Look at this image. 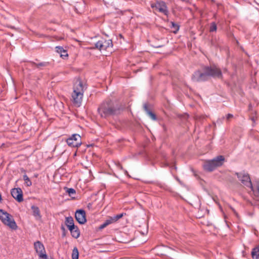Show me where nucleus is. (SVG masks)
Instances as JSON below:
<instances>
[{
    "label": "nucleus",
    "mask_w": 259,
    "mask_h": 259,
    "mask_svg": "<svg viewBox=\"0 0 259 259\" xmlns=\"http://www.w3.org/2000/svg\"><path fill=\"white\" fill-rule=\"evenodd\" d=\"M208 76L221 78L222 73L219 68L216 66L213 65L210 67H205L203 68L202 72L199 70L196 71L192 78L195 81H200L206 80Z\"/></svg>",
    "instance_id": "obj_1"
},
{
    "label": "nucleus",
    "mask_w": 259,
    "mask_h": 259,
    "mask_svg": "<svg viewBox=\"0 0 259 259\" xmlns=\"http://www.w3.org/2000/svg\"><path fill=\"white\" fill-rule=\"evenodd\" d=\"M83 91L84 87L82 83L80 80H77L74 85L72 98L73 103L78 107L81 104Z\"/></svg>",
    "instance_id": "obj_2"
},
{
    "label": "nucleus",
    "mask_w": 259,
    "mask_h": 259,
    "mask_svg": "<svg viewBox=\"0 0 259 259\" xmlns=\"http://www.w3.org/2000/svg\"><path fill=\"white\" fill-rule=\"evenodd\" d=\"M225 160L223 156H218L211 160H205L203 163V167L207 171H212L223 165Z\"/></svg>",
    "instance_id": "obj_3"
},
{
    "label": "nucleus",
    "mask_w": 259,
    "mask_h": 259,
    "mask_svg": "<svg viewBox=\"0 0 259 259\" xmlns=\"http://www.w3.org/2000/svg\"><path fill=\"white\" fill-rule=\"evenodd\" d=\"M98 111L100 115L104 117L117 113L114 105L111 101L103 103L99 108Z\"/></svg>",
    "instance_id": "obj_4"
},
{
    "label": "nucleus",
    "mask_w": 259,
    "mask_h": 259,
    "mask_svg": "<svg viewBox=\"0 0 259 259\" xmlns=\"http://www.w3.org/2000/svg\"><path fill=\"white\" fill-rule=\"evenodd\" d=\"M0 220L10 229L12 230H16L17 229V225L13 217L3 209H0Z\"/></svg>",
    "instance_id": "obj_5"
},
{
    "label": "nucleus",
    "mask_w": 259,
    "mask_h": 259,
    "mask_svg": "<svg viewBox=\"0 0 259 259\" xmlns=\"http://www.w3.org/2000/svg\"><path fill=\"white\" fill-rule=\"evenodd\" d=\"M236 175L243 185L247 187H249L251 190H253V185L250 181V177L248 174L243 171L236 173Z\"/></svg>",
    "instance_id": "obj_6"
},
{
    "label": "nucleus",
    "mask_w": 259,
    "mask_h": 259,
    "mask_svg": "<svg viewBox=\"0 0 259 259\" xmlns=\"http://www.w3.org/2000/svg\"><path fill=\"white\" fill-rule=\"evenodd\" d=\"M112 47V41L110 39H102L98 41L95 44V48L102 52L103 51H108Z\"/></svg>",
    "instance_id": "obj_7"
},
{
    "label": "nucleus",
    "mask_w": 259,
    "mask_h": 259,
    "mask_svg": "<svg viewBox=\"0 0 259 259\" xmlns=\"http://www.w3.org/2000/svg\"><path fill=\"white\" fill-rule=\"evenodd\" d=\"M34 246L40 259H48L44 246L40 241L35 242Z\"/></svg>",
    "instance_id": "obj_8"
},
{
    "label": "nucleus",
    "mask_w": 259,
    "mask_h": 259,
    "mask_svg": "<svg viewBox=\"0 0 259 259\" xmlns=\"http://www.w3.org/2000/svg\"><path fill=\"white\" fill-rule=\"evenodd\" d=\"M68 145L72 147H78L81 144V137L78 134H73L67 140Z\"/></svg>",
    "instance_id": "obj_9"
},
{
    "label": "nucleus",
    "mask_w": 259,
    "mask_h": 259,
    "mask_svg": "<svg viewBox=\"0 0 259 259\" xmlns=\"http://www.w3.org/2000/svg\"><path fill=\"white\" fill-rule=\"evenodd\" d=\"M151 7L166 15H167V9L165 3L163 2H157L155 4H152Z\"/></svg>",
    "instance_id": "obj_10"
},
{
    "label": "nucleus",
    "mask_w": 259,
    "mask_h": 259,
    "mask_svg": "<svg viewBox=\"0 0 259 259\" xmlns=\"http://www.w3.org/2000/svg\"><path fill=\"white\" fill-rule=\"evenodd\" d=\"M75 217L76 221L80 224H83L87 222L85 211L82 209L76 211Z\"/></svg>",
    "instance_id": "obj_11"
},
{
    "label": "nucleus",
    "mask_w": 259,
    "mask_h": 259,
    "mask_svg": "<svg viewBox=\"0 0 259 259\" xmlns=\"http://www.w3.org/2000/svg\"><path fill=\"white\" fill-rule=\"evenodd\" d=\"M12 196L18 202L23 201L22 191L20 188H14L11 191Z\"/></svg>",
    "instance_id": "obj_12"
},
{
    "label": "nucleus",
    "mask_w": 259,
    "mask_h": 259,
    "mask_svg": "<svg viewBox=\"0 0 259 259\" xmlns=\"http://www.w3.org/2000/svg\"><path fill=\"white\" fill-rule=\"evenodd\" d=\"M55 49L56 52L60 54L61 57H67L68 56L67 51L65 50H64L62 47H56L55 48Z\"/></svg>",
    "instance_id": "obj_13"
},
{
    "label": "nucleus",
    "mask_w": 259,
    "mask_h": 259,
    "mask_svg": "<svg viewBox=\"0 0 259 259\" xmlns=\"http://www.w3.org/2000/svg\"><path fill=\"white\" fill-rule=\"evenodd\" d=\"M31 209L32 210L33 215L34 216L36 219L39 220L41 218V215L39 208L33 205L31 206Z\"/></svg>",
    "instance_id": "obj_14"
},
{
    "label": "nucleus",
    "mask_w": 259,
    "mask_h": 259,
    "mask_svg": "<svg viewBox=\"0 0 259 259\" xmlns=\"http://www.w3.org/2000/svg\"><path fill=\"white\" fill-rule=\"evenodd\" d=\"M65 224L68 227V229H71L75 226L74 224V221L72 217H67L66 218Z\"/></svg>",
    "instance_id": "obj_15"
},
{
    "label": "nucleus",
    "mask_w": 259,
    "mask_h": 259,
    "mask_svg": "<svg viewBox=\"0 0 259 259\" xmlns=\"http://www.w3.org/2000/svg\"><path fill=\"white\" fill-rule=\"evenodd\" d=\"M71 232V234L75 238H77L80 235L79 231L77 227L74 226L73 228H71V229H69Z\"/></svg>",
    "instance_id": "obj_16"
},
{
    "label": "nucleus",
    "mask_w": 259,
    "mask_h": 259,
    "mask_svg": "<svg viewBox=\"0 0 259 259\" xmlns=\"http://www.w3.org/2000/svg\"><path fill=\"white\" fill-rule=\"evenodd\" d=\"M251 255L253 259H259V245L253 248Z\"/></svg>",
    "instance_id": "obj_17"
},
{
    "label": "nucleus",
    "mask_w": 259,
    "mask_h": 259,
    "mask_svg": "<svg viewBox=\"0 0 259 259\" xmlns=\"http://www.w3.org/2000/svg\"><path fill=\"white\" fill-rule=\"evenodd\" d=\"M253 187V190H252L254 194H256L259 195V180H257L255 181V183L254 184Z\"/></svg>",
    "instance_id": "obj_18"
},
{
    "label": "nucleus",
    "mask_w": 259,
    "mask_h": 259,
    "mask_svg": "<svg viewBox=\"0 0 259 259\" xmlns=\"http://www.w3.org/2000/svg\"><path fill=\"white\" fill-rule=\"evenodd\" d=\"M78 251L76 247H74L72 250V259H78Z\"/></svg>",
    "instance_id": "obj_19"
},
{
    "label": "nucleus",
    "mask_w": 259,
    "mask_h": 259,
    "mask_svg": "<svg viewBox=\"0 0 259 259\" xmlns=\"http://www.w3.org/2000/svg\"><path fill=\"white\" fill-rule=\"evenodd\" d=\"M23 179L27 186H30L32 185L31 181L27 175H25L23 176Z\"/></svg>",
    "instance_id": "obj_20"
},
{
    "label": "nucleus",
    "mask_w": 259,
    "mask_h": 259,
    "mask_svg": "<svg viewBox=\"0 0 259 259\" xmlns=\"http://www.w3.org/2000/svg\"><path fill=\"white\" fill-rule=\"evenodd\" d=\"M66 192L69 194L70 196H72L75 194V191L73 188H66Z\"/></svg>",
    "instance_id": "obj_21"
},
{
    "label": "nucleus",
    "mask_w": 259,
    "mask_h": 259,
    "mask_svg": "<svg viewBox=\"0 0 259 259\" xmlns=\"http://www.w3.org/2000/svg\"><path fill=\"white\" fill-rule=\"evenodd\" d=\"M145 108L146 109L147 114L149 115V116L150 117V118L153 120H155L156 119L155 115L153 113H152L151 111H149L147 109L146 106H145Z\"/></svg>",
    "instance_id": "obj_22"
},
{
    "label": "nucleus",
    "mask_w": 259,
    "mask_h": 259,
    "mask_svg": "<svg viewBox=\"0 0 259 259\" xmlns=\"http://www.w3.org/2000/svg\"><path fill=\"white\" fill-rule=\"evenodd\" d=\"M217 25L215 23L213 22L211 23L209 30L210 32L215 31L217 30Z\"/></svg>",
    "instance_id": "obj_23"
},
{
    "label": "nucleus",
    "mask_w": 259,
    "mask_h": 259,
    "mask_svg": "<svg viewBox=\"0 0 259 259\" xmlns=\"http://www.w3.org/2000/svg\"><path fill=\"white\" fill-rule=\"evenodd\" d=\"M123 213H120V214L116 215L112 217V219H113L112 220H113V221L114 222H115L118 220H119V219L123 217Z\"/></svg>",
    "instance_id": "obj_24"
},
{
    "label": "nucleus",
    "mask_w": 259,
    "mask_h": 259,
    "mask_svg": "<svg viewBox=\"0 0 259 259\" xmlns=\"http://www.w3.org/2000/svg\"><path fill=\"white\" fill-rule=\"evenodd\" d=\"M112 219H113L112 218L110 217V218H109L108 220H107L105 222L107 226L109 224L114 223V222L113 221V220H112Z\"/></svg>",
    "instance_id": "obj_25"
},
{
    "label": "nucleus",
    "mask_w": 259,
    "mask_h": 259,
    "mask_svg": "<svg viewBox=\"0 0 259 259\" xmlns=\"http://www.w3.org/2000/svg\"><path fill=\"white\" fill-rule=\"evenodd\" d=\"M172 27H174L175 30L174 31V33H176L179 30V27L177 25L175 24L174 22H171Z\"/></svg>",
    "instance_id": "obj_26"
},
{
    "label": "nucleus",
    "mask_w": 259,
    "mask_h": 259,
    "mask_svg": "<svg viewBox=\"0 0 259 259\" xmlns=\"http://www.w3.org/2000/svg\"><path fill=\"white\" fill-rule=\"evenodd\" d=\"M107 226V225H106V223H105V222H104V223L102 225H101V226H100V228L101 229H103V228H104L106 227Z\"/></svg>",
    "instance_id": "obj_27"
},
{
    "label": "nucleus",
    "mask_w": 259,
    "mask_h": 259,
    "mask_svg": "<svg viewBox=\"0 0 259 259\" xmlns=\"http://www.w3.org/2000/svg\"><path fill=\"white\" fill-rule=\"evenodd\" d=\"M233 117V115L231 114H228L227 115V119H229L230 118H232Z\"/></svg>",
    "instance_id": "obj_28"
}]
</instances>
